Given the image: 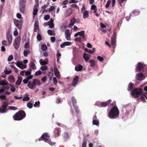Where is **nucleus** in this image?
<instances>
[{"instance_id": "obj_1", "label": "nucleus", "mask_w": 147, "mask_h": 147, "mask_svg": "<svg viewBox=\"0 0 147 147\" xmlns=\"http://www.w3.org/2000/svg\"><path fill=\"white\" fill-rule=\"evenodd\" d=\"M119 112L116 106L113 107L108 113V116L111 119H116L119 116Z\"/></svg>"}, {"instance_id": "obj_2", "label": "nucleus", "mask_w": 147, "mask_h": 147, "mask_svg": "<svg viewBox=\"0 0 147 147\" xmlns=\"http://www.w3.org/2000/svg\"><path fill=\"white\" fill-rule=\"evenodd\" d=\"M26 116V114L23 110H20L16 113L13 116L15 120L20 121L24 118Z\"/></svg>"}, {"instance_id": "obj_3", "label": "nucleus", "mask_w": 147, "mask_h": 147, "mask_svg": "<svg viewBox=\"0 0 147 147\" xmlns=\"http://www.w3.org/2000/svg\"><path fill=\"white\" fill-rule=\"evenodd\" d=\"M143 90L141 88H136L132 90L131 93V94L135 98H138L142 94Z\"/></svg>"}, {"instance_id": "obj_4", "label": "nucleus", "mask_w": 147, "mask_h": 147, "mask_svg": "<svg viewBox=\"0 0 147 147\" xmlns=\"http://www.w3.org/2000/svg\"><path fill=\"white\" fill-rule=\"evenodd\" d=\"M49 137L50 136L48 134L44 133L42 134L41 137L38 140L39 141L43 140L46 142L49 143V144L52 145L53 143L51 141L49 140Z\"/></svg>"}, {"instance_id": "obj_5", "label": "nucleus", "mask_w": 147, "mask_h": 147, "mask_svg": "<svg viewBox=\"0 0 147 147\" xmlns=\"http://www.w3.org/2000/svg\"><path fill=\"white\" fill-rule=\"evenodd\" d=\"M26 0H20L19 3V9L21 13H24L26 9Z\"/></svg>"}, {"instance_id": "obj_6", "label": "nucleus", "mask_w": 147, "mask_h": 147, "mask_svg": "<svg viewBox=\"0 0 147 147\" xmlns=\"http://www.w3.org/2000/svg\"><path fill=\"white\" fill-rule=\"evenodd\" d=\"M21 38L20 36H18L15 39L13 46L15 49L17 50L19 48L20 45Z\"/></svg>"}, {"instance_id": "obj_7", "label": "nucleus", "mask_w": 147, "mask_h": 147, "mask_svg": "<svg viewBox=\"0 0 147 147\" xmlns=\"http://www.w3.org/2000/svg\"><path fill=\"white\" fill-rule=\"evenodd\" d=\"M8 105V104L7 102H4L0 107V113H5L6 111V110Z\"/></svg>"}, {"instance_id": "obj_8", "label": "nucleus", "mask_w": 147, "mask_h": 147, "mask_svg": "<svg viewBox=\"0 0 147 147\" xmlns=\"http://www.w3.org/2000/svg\"><path fill=\"white\" fill-rule=\"evenodd\" d=\"M116 33L115 32L113 33V36L111 38V45L113 46V48L114 49L116 46Z\"/></svg>"}, {"instance_id": "obj_9", "label": "nucleus", "mask_w": 147, "mask_h": 147, "mask_svg": "<svg viewBox=\"0 0 147 147\" xmlns=\"http://www.w3.org/2000/svg\"><path fill=\"white\" fill-rule=\"evenodd\" d=\"M146 67V65L140 62H138L137 64L136 70L138 71H140Z\"/></svg>"}, {"instance_id": "obj_10", "label": "nucleus", "mask_w": 147, "mask_h": 147, "mask_svg": "<svg viewBox=\"0 0 147 147\" xmlns=\"http://www.w3.org/2000/svg\"><path fill=\"white\" fill-rule=\"evenodd\" d=\"M6 37L8 42L9 45L12 42V35L9 32H8L6 34Z\"/></svg>"}, {"instance_id": "obj_11", "label": "nucleus", "mask_w": 147, "mask_h": 147, "mask_svg": "<svg viewBox=\"0 0 147 147\" xmlns=\"http://www.w3.org/2000/svg\"><path fill=\"white\" fill-rule=\"evenodd\" d=\"M145 78L144 74L142 73H139L136 75V79L138 80H142Z\"/></svg>"}, {"instance_id": "obj_12", "label": "nucleus", "mask_w": 147, "mask_h": 147, "mask_svg": "<svg viewBox=\"0 0 147 147\" xmlns=\"http://www.w3.org/2000/svg\"><path fill=\"white\" fill-rule=\"evenodd\" d=\"M16 65L21 69H23L26 68L27 65L26 64L22 63L18 61L16 63Z\"/></svg>"}, {"instance_id": "obj_13", "label": "nucleus", "mask_w": 147, "mask_h": 147, "mask_svg": "<svg viewBox=\"0 0 147 147\" xmlns=\"http://www.w3.org/2000/svg\"><path fill=\"white\" fill-rule=\"evenodd\" d=\"M78 78L79 77L78 76L74 77L72 81V85L73 86H75L77 84L78 81Z\"/></svg>"}, {"instance_id": "obj_14", "label": "nucleus", "mask_w": 147, "mask_h": 147, "mask_svg": "<svg viewBox=\"0 0 147 147\" xmlns=\"http://www.w3.org/2000/svg\"><path fill=\"white\" fill-rule=\"evenodd\" d=\"M72 12V10L71 8L68 9L65 12V16L66 17H69L71 14Z\"/></svg>"}, {"instance_id": "obj_15", "label": "nucleus", "mask_w": 147, "mask_h": 147, "mask_svg": "<svg viewBox=\"0 0 147 147\" xmlns=\"http://www.w3.org/2000/svg\"><path fill=\"white\" fill-rule=\"evenodd\" d=\"M60 128H56L54 131V133L55 137H58L59 135L61 132Z\"/></svg>"}, {"instance_id": "obj_16", "label": "nucleus", "mask_w": 147, "mask_h": 147, "mask_svg": "<svg viewBox=\"0 0 147 147\" xmlns=\"http://www.w3.org/2000/svg\"><path fill=\"white\" fill-rule=\"evenodd\" d=\"M14 22L16 26L19 29L22 28L20 24V21L17 20H14Z\"/></svg>"}, {"instance_id": "obj_17", "label": "nucleus", "mask_w": 147, "mask_h": 147, "mask_svg": "<svg viewBox=\"0 0 147 147\" xmlns=\"http://www.w3.org/2000/svg\"><path fill=\"white\" fill-rule=\"evenodd\" d=\"M54 71L55 75L57 78H59L60 76L59 71H58L57 67H54Z\"/></svg>"}, {"instance_id": "obj_18", "label": "nucleus", "mask_w": 147, "mask_h": 147, "mask_svg": "<svg viewBox=\"0 0 147 147\" xmlns=\"http://www.w3.org/2000/svg\"><path fill=\"white\" fill-rule=\"evenodd\" d=\"M76 20L75 18L73 17L70 20V23L68 26L69 28H71V26H73Z\"/></svg>"}, {"instance_id": "obj_19", "label": "nucleus", "mask_w": 147, "mask_h": 147, "mask_svg": "<svg viewBox=\"0 0 147 147\" xmlns=\"http://www.w3.org/2000/svg\"><path fill=\"white\" fill-rule=\"evenodd\" d=\"M40 84V82L39 80L37 79H34L33 80L32 84L33 85V86H35L36 85H38Z\"/></svg>"}, {"instance_id": "obj_20", "label": "nucleus", "mask_w": 147, "mask_h": 147, "mask_svg": "<svg viewBox=\"0 0 147 147\" xmlns=\"http://www.w3.org/2000/svg\"><path fill=\"white\" fill-rule=\"evenodd\" d=\"M90 57V55L88 54L85 53L83 54V57L86 62H87L89 59Z\"/></svg>"}, {"instance_id": "obj_21", "label": "nucleus", "mask_w": 147, "mask_h": 147, "mask_svg": "<svg viewBox=\"0 0 147 147\" xmlns=\"http://www.w3.org/2000/svg\"><path fill=\"white\" fill-rule=\"evenodd\" d=\"M9 84L8 82L6 80L4 79L2 80H1L0 78V85L5 86Z\"/></svg>"}, {"instance_id": "obj_22", "label": "nucleus", "mask_w": 147, "mask_h": 147, "mask_svg": "<svg viewBox=\"0 0 147 147\" xmlns=\"http://www.w3.org/2000/svg\"><path fill=\"white\" fill-rule=\"evenodd\" d=\"M83 68V66L82 65H78L75 67V69L76 71H82Z\"/></svg>"}, {"instance_id": "obj_23", "label": "nucleus", "mask_w": 147, "mask_h": 147, "mask_svg": "<svg viewBox=\"0 0 147 147\" xmlns=\"http://www.w3.org/2000/svg\"><path fill=\"white\" fill-rule=\"evenodd\" d=\"M53 20L52 18H51L50 21H49L48 22L46 23V24H47V25H48L49 27L50 28H52L54 27V24L53 23Z\"/></svg>"}, {"instance_id": "obj_24", "label": "nucleus", "mask_w": 147, "mask_h": 147, "mask_svg": "<svg viewBox=\"0 0 147 147\" xmlns=\"http://www.w3.org/2000/svg\"><path fill=\"white\" fill-rule=\"evenodd\" d=\"M22 78L20 76H19L18 77V80L16 82V84L18 85H20L22 82Z\"/></svg>"}, {"instance_id": "obj_25", "label": "nucleus", "mask_w": 147, "mask_h": 147, "mask_svg": "<svg viewBox=\"0 0 147 147\" xmlns=\"http://www.w3.org/2000/svg\"><path fill=\"white\" fill-rule=\"evenodd\" d=\"M71 44V42H65L60 45V47L61 48H64L65 46H69Z\"/></svg>"}, {"instance_id": "obj_26", "label": "nucleus", "mask_w": 147, "mask_h": 147, "mask_svg": "<svg viewBox=\"0 0 147 147\" xmlns=\"http://www.w3.org/2000/svg\"><path fill=\"white\" fill-rule=\"evenodd\" d=\"M8 81L10 82L13 83L15 82V80L14 77L13 75H11L8 78Z\"/></svg>"}, {"instance_id": "obj_27", "label": "nucleus", "mask_w": 147, "mask_h": 147, "mask_svg": "<svg viewBox=\"0 0 147 147\" xmlns=\"http://www.w3.org/2000/svg\"><path fill=\"white\" fill-rule=\"evenodd\" d=\"M29 67L33 69H35L36 68V66L34 62L30 61L29 65Z\"/></svg>"}, {"instance_id": "obj_28", "label": "nucleus", "mask_w": 147, "mask_h": 147, "mask_svg": "<svg viewBox=\"0 0 147 147\" xmlns=\"http://www.w3.org/2000/svg\"><path fill=\"white\" fill-rule=\"evenodd\" d=\"M89 16V12L88 11L86 10L83 13V18H86Z\"/></svg>"}, {"instance_id": "obj_29", "label": "nucleus", "mask_w": 147, "mask_h": 147, "mask_svg": "<svg viewBox=\"0 0 147 147\" xmlns=\"http://www.w3.org/2000/svg\"><path fill=\"white\" fill-rule=\"evenodd\" d=\"M28 86V88L31 89H33L35 87L34 86H33V85L32 84V82H31V81H29Z\"/></svg>"}, {"instance_id": "obj_30", "label": "nucleus", "mask_w": 147, "mask_h": 147, "mask_svg": "<svg viewBox=\"0 0 147 147\" xmlns=\"http://www.w3.org/2000/svg\"><path fill=\"white\" fill-rule=\"evenodd\" d=\"M134 86V84L130 82L128 86V90L129 91H130L133 89Z\"/></svg>"}, {"instance_id": "obj_31", "label": "nucleus", "mask_w": 147, "mask_h": 147, "mask_svg": "<svg viewBox=\"0 0 147 147\" xmlns=\"http://www.w3.org/2000/svg\"><path fill=\"white\" fill-rule=\"evenodd\" d=\"M71 101L73 106L77 105V101L75 97L74 96L71 98Z\"/></svg>"}, {"instance_id": "obj_32", "label": "nucleus", "mask_w": 147, "mask_h": 147, "mask_svg": "<svg viewBox=\"0 0 147 147\" xmlns=\"http://www.w3.org/2000/svg\"><path fill=\"white\" fill-rule=\"evenodd\" d=\"M90 63V66L92 67H94L95 66V62L94 60H91L89 61Z\"/></svg>"}, {"instance_id": "obj_33", "label": "nucleus", "mask_w": 147, "mask_h": 147, "mask_svg": "<svg viewBox=\"0 0 147 147\" xmlns=\"http://www.w3.org/2000/svg\"><path fill=\"white\" fill-rule=\"evenodd\" d=\"M39 61L40 64L42 65H45L48 63L47 62L45 61H42L41 59Z\"/></svg>"}, {"instance_id": "obj_34", "label": "nucleus", "mask_w": 147, "mask_h": 147, "mask_svg": "<svg viewBox=\"0 0 147 147\" xmlns=\"http://www.w3.org/2000/svg\"><path fill=\"white\" fill-rule=\"evenodd\" d=\"M41 47L42 50L44 51L46 50L47 49L46 45L45 44H42L41 46Z\"/></svg>"}, {"instance_id": "obj_35", "label": "nucleus", "mask_w": 147, "mask_h": 147, "mask_svg": "<svg viewBox=\"0 0 147 147\" xmlns=\"http://www.w3.org/2000/svg\"><path fill=\"white\" fill-rule=\"evenodd\" d=\"M73 106L75 109L76 112L77 113H79L80 112V110L78 106L77 105H76Z\"/></svg>"}, {"instance_id": "obj_36", "label": "nucleus", "mask_w": 147, "mask_h": 147, "mask_svg": "<svg viewBox=\"0 0 147 147\" xmlns=\"http://www.w3.org/2000/svg\"><path fill=\"white\" fill-rule=\"evenodd\" d=\"M92 123L93 125H99V122L96 119L93 120L92 121Z\"/></svg>"}, {"instance_id": "obj_37", "label": "nucleus", "mask_w": 147, "mask_h": 147, "mask_svg": "<svg viewBox=\"0 0 147 147\" xmlns=\"http://www.w3.org/2000/svg\"><path fill=\"white\" fill-rule=\"evenodd\" d=\"M38 9L37 8H35L34 9L33 11V15L34 16H36L38 13Z\"/></svg>"}, {"instance_id": "obj_38", "label": "nucleus", "mask_w": 147, "mask_h": 147, "mask_svg": "<svg viewBox=\"0 0 147 147\" xmlns=\"http://www.w3.org/2000/svg\"><path fill=\"white\" fill-rule=\"evenodd\" d=\"M47 33L48 34L50 35L53 36L55 35V34H53V32L52 30H47Z\"/></svg>"}, {"instance_id": "obj_39", "label": "nucleus", "mask_w": 147, "mask_h": 147, "mask_svg": "<svg viewBox=\"0 0 147 147\" xmlns=\"http://www.w3.org/2000/svg\"><path fill=\"white\" fill-rule=\"evenodd\" d=\"M101 105L102 107H105L108 105V102H101Z\"/></svg>"}, {"instance_id": "obj_40", "label": "nucleus", "mask_w": 147, "mask_h": 147, "mask_svg": "<svg viewBox=\"0 0 147 147\" xmlns=\"http://www.w3.org/2000/svg\"><path fill=\"white\" fill-rule=\"evenodd\" d=\"M65 33V36H69V35H71L70 30L68 29L66 30Z\"/></svg>"}, {"instance_id": "obj_41", "label": "nucleus", "mask_w": 147, "mask_h": 147, "mask_svg": "<svg viewBox=\"0 0 147 147\" xmlns=\"http://www.w3.org/2000/svg\"><path fill=\"white\" fill-rule=\"evenodd\" d=\"M36 38L38 40L40 41L42 40V36L40 34H38L36 36Z\"/></svg>"}, {"instance_id": "obj_42", "label": "nucleus", "mask_w": 147, "mask_h": 147, "mask_svg": "<svg viewBox=\"0 0 147 147\" xmlns=\"http://www.w3.org/2000/svg\"><path fill=\"white\" fill-rule=\"evenodd\" d=\"M79 35L80 36H83L84 34H85V31H81L80 32H78Z\"/></svg>"}, {"instance_id": "obj_43", "label": "nucleus", "mask_w": 147, "mask_h": 147, "mask_svg": "<svg viewBox=\"0 0 147 147\" xmlns=\"http://www.w3.org/2000/svg\"><path fill=\"white\" fill-rule=\"evenodd\" d=\"M27 106L29 108H31L33 107V105L31 102H28L27 104Z\"/></svg>"}, {"instance_id": "obj_44", "label": "nucleus", "mask_w": 147, "mask_h": 147, "mask_svg": "<svg viewBox=\"0 0 147 147\" xmlns=\"http://www.w3.org/2000/svg\"><path fill=\"white\" fill-rule=\"evenodd\" d=\"M41 71L40 70H39L35 72V75L36 76H38L41 75Z\"/></svg>"}, {"instance_id": "obj_45", "label": "nucleus", "mask_w": 147, "mask_h": 147, "mask_svg": "<svg viewBox=\"0 0 147 147\" xmlns=\"http://www.w3.org/2000/svg\"><path fill=\"white\" fill-rule=\"evenodd\" d=\"M12 71L11 70H7V69L5 70L4 72L6 75L9 74L11 73Z\"/></svg>"}, {"instance_id": "obj_46", "label": "nucleus", "mask_w": 147, "mask_h": 147, "mask_svg": "<svg viewBox=\"0 0 147 147\" xmlns=\"http://www.w3.org/2000/svg\"><path fill=\"white\" fill-rule=\"evenodd\" d=\"M8 108L11 110H16L18 109V108L17 107L13 106H9Z\"/></svg>"}, {"instance_id": "obj_47", "label": "nucleus", "mask_w": 147, "mask_h": 147, "mask_svg": "<svg viewBox=\"0 0 147 147\" xmlns=\"http://www.w3.org/2000/svg\"><path fill=\"white\" fill-rule=\"evenodd\" d=\"M28 51L29 53L30 52V51L29 50H28V51L26 50H24V55L25 57H27V56L28 54Z\"/></svg>"}, {"instance_id": "obj_48", "label": "nucleus", "mask_w": 147, "mask_h": 147, "mask_svg": "<svg viewBox=\"0 0 147 147\" xmlns=\"http://www.w3.org/2000/svg\"><path fill=\"white\" fill-rule=\"evenodd\" d=\"M53 83L54 84L56 85L57 83V80L56 78L55 77H54L53 78Z\"/></svg>"}, {"instance_id": "obj_49", "label": "nucleus", "mask_w": 147, "mask_h": 147, "mask_svg": "<svg viewBox=\"0 0 147 147\" xmlns=\"http://www.w3.org/2000/svg\"><path fill=\"white\" fill-rule=\"evenodd\" d=\"M111 1L110 0H108L107 3V4L105 5V7L107 8L109 7V5L111 3Z\"/></svg>"}, {"instance_id": "obj_50", "label": "nucleus", "mask_w": 147, "mask_h": 147, "mask_svg": "<svg viewBox=\"0 0 147 147\" xmlns=\"http://www.w3.org/2000/svg\"><path fill=\"white\" fill-rule=\"evenodd\" d=\"M13 59V56L12 55H10L8 57L7 60L9 61H10Z\"/></svg>"}, {"instance_id": "obj_51", "label": "nucleus", "mask_w": 147, "mask_h": 147, "mask_svg": "<svg viewBox=\"0 0 147 147\" xmlns=\"http://www.w3.org/2000/svg\"><path fill=\"white\" fill-rule=\"evenodd\" d=\"M47 66H42L40 67V69L42 71H44L47 70Z\"/></svg>"}, {"instance_id": "obj_52", "label": "nucleus", "mask_w": 147, "mask_h": 147, "mask_svg": "<svg viewBox=\"0 0 147 147\" xmlns=\"http://www.w3.org/2000/svg\"><path fill=\"white\" fill-rule=\"evenodd\" d=\"M63 137L65 138H67L69 137V135L67 132H64L63 134Z\"/></svg>"}, {"instance_id": "obj_53", "label": "nucleus", "mask_w": 147, "mask_h": 147, "mask_svg": "<svg viewBox=\"0 0 147 147\" xmlns=\"http://www.w3.org/2000/svg\"><path fill=\"white\" fill-rule=\"evenodd\" d=\"M86 142L85 140H84L82 145V147H86Z\"/></svg>"}, {"instance_id": "obj_54", "label": "nucleus", "mask_w": 147, "mask_h": 147, "mask_svg": "<svg viewBox=\"0 0 147 147\" xmlns=\"http://www.w3.org/2000/svg\"><path fill=\"white\" fill-rule=\"evenodd\" d=\"M30 100V98L28 96H26L24 97L23 98V100L24 101H26L28 100Z\"/></svg>"}, {"instance_id": "obj_55", "label": "nucleus", "mask_w": 147, "mask_h": 147, "mask_svg": "<svg viewBox=\"0 0 147 147\" xmlns=\"http://www.w3.org/2000/svg\"><path fill=\"white\" fill-rule=\"evenodd\" d=\"M97 59L100 61H102L104 60L103 58L100 56L97 57Z\"/></svg>"}, {"instance_id": "obj_56", "label": "nucleus", "mask_w": 147, "mask_h": 147, "mask_svg": "<svg viewBox=\"0 0 147 147\" xmlns=\"http://www.w3.org/2000/svg\"><path fill=\"white\" fill-rule=\"evenodd\" d=\"M50 17V16L49 15H45L44 17V19L46 20H47L49 19Z\"/></svg>"}, {"instance_id": "obj_57", "label": "nucleus", "mask_w": 147, "mask_h": 147, "mask_svg": "<svg viewBox=\"0 0 147 147\" xmlns=\"http://www.w3.org/2000/svg\"><path fill=\"white\" fill-rule=\"evenodd\" d=\"M51 41L52 43H54L55 40V37H51L50 38Z\"/></svg>"}, {"instance_id": "obj_58", "label": "nucleus", "mask_w": 147, "mask_h": 147, "mask_svg": "<svg viewBox=\"0 0 147 147\" xmlns=\"http://www.w3.org/2000/svg\"><path fill=\"white\" fill-rule=\"evenodd\" d=\"M7 42L6 40H3L2 41V44L3 45L5 46H7Z\"/></svg>"}, {"instance_id": "obj_59", "label": "nucleus", "mask_w": 147, "mask_h": 147, "mask_svg": "<svg viewBox=\"0 0 147 147\" xmlns=\"http://www.w3.org/2000/svg\"><path fill=\"white\" fill-rule=\"evenodd\" d=\"M40 104V102L39 101L36 102H35V103L34 105V107H36L37 106H39V105Z\"/></svg>"}, {"instance_id": "obj_60", "label": "nucleus", "mask_w": 147, "mask_h": 147, "mask_svg": "<svg viewBox=\"0 0 147 147\" xmlns=\"http://www.w3.org/2000/svg\"><path fill=\"white\" fill-rule=\"evenodd\" d=\"M78 1V0H70L69 1V3L71 4L72 3H77Z\"/></svg>"}, {"instance_id": "obj_61", "label": "nucleus", "mask_w": 147, "mask_h": 147, "mask_svg": "<svg viewBox=\"0 0 147 147\" xmlns=\"http://www.w3.org/2000/svg\"><path fill=\"white\" fill-rule=\"evenodd\" d=\"M17 17L19 19H21L22 18V15L19 13H18L16 14Z\"/></svg>"}, {"instance_id": "obj_62", "label": "nucleus", "mask_w": 147, "mask_h": 147, "mask_svg": "<svg viewBox=\"0 0 147 147\" xmlns=\"http://www.w3.org/2000/svg\"><path fill=\"white\" fill-rule=\"evenodd\" d=\"M39 26H35L34 27V32H37V30L39 31Z\"/></svg>"}, {"instance_id": "obj_63", "label": "nucleus", "mask_w": 147, "mask_h": 147, "mask_svg": "<svg viewBox=\"0 0 147 147\" xmlns=\"http://www.w3.org/2000/svg\"><path fill=\"white\" fill-rule=\"evenodd\" d=\"M6 98V97L5 95H0V98L2 99V100H5V99Z\"/></svg>"}, {"instance_id": "obj_64", "label": "nucleus", "mask_w": 147, "mask_h": 147, "mask_svg": "<svg viewBox=\"0 0 147 147\" xmlns=\"http://www.w3.org/2000/svg\"><path fill=\"white\" fill-rule=\"evenodd\" d=\"M55 7L53 6H51L49 9V11L50 12L54 9Z\"/></svg>"}]
</instances>
